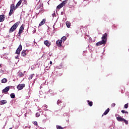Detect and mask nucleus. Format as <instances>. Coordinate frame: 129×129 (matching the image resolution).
<instances>
[{"label": "nucleus", "mask_w": 129, "mask_h": 129, "mask_svg": "<svg viewBox=\"0 0 129 129\" xmlns=\"http://www.w3.org/2000/svg\"><path fill=\"white\" fill-rule=\"evenodd\" d=\"M101 39V41H99L96 43V46L97 47L101 46V45H105V44H106V42H107V33H105L103 35Z\"/></svg>", "instance_id": "f257e3e1"}, {"label": "nucleus", "mask_w": 129, "mask_h": 129, "mask_svg": "<svg viewBox=\"0 0 129 129\" xmlns=\"http://www.w3.org/2000/svg\"><path fill=\"white\" fill-rule=\"evenodd\" d=\"M19 25H20V22H17L15 24H14L13 26H12L9 30L10 34H11V33H13L17 29V28L19 27Z\"/></svg>", "instance_id": "f03ea898"}, {"label": "nucleus", "mask_w": 129, "mask_h": 129, "mask_svg": "<svg viewBox=\"0 0 129 129\" xmlns=\"http://www.w3.org/2000/svg\"><path fill=\"white\" fill-rule=\"evenodd\" d=\"M23 49V47L22 46V44H20L19 47L16 50V54H17L18 55H20L21 54V51H22V49Z\"/></svg>", "instance_id": "7ed1b4c3"}, {"label": "nucleus", "mask_w": 129, "mask_h": 129, "mask_svg": "<svg viewBox=\"0 0 129 129\" xmlns=\"http://www.w3.org/2000/svg\"><path fill=\"white\" fill-rule=\"evenodd\" d=\"M27 53H29V50H23L21 52V56L22 57H25L26 55H27Z\"/></svg>", "instance_id": "20e7f679"}, {"label": "nucleus", "mask_w": 129, "mask_h": 129, "mask_svg": "<svg viewBox=\"0 0 129 129\" xmlns=\"http://www.w3.org/2000/svg\"><path fill=\"white\" fill-rule=\"evenodd\" d=\"M25 86H26L25 84H19L17 86V89H18V90H22V89H23L24 88V87H25Z\"/></svg>", "instance_id": "39448f33"}, {"label": "nucleus", "mask_w": 129, "mask_h": 129, "mask_svg": "<svg viewBox=\"0 0 129 129\" xmlns=\"http://www.w3.org/2000/svg\"><path fill=\"white\" fill-rule=\"evenodd\" d=\"M56 44L58 47H61L62 46V40H58L56 41Z\"/></svg>", "instance_id": "423d86ee"}, {"label": "nucleus", "mask_w": 129, "mask_h": 129, "mask_svg": "<svg viewBox=\"0 0 129 129\" xmlns=\"http://www.w3.org/2000/svg\"><path fill=\"white\" fill-rule=\"evenodd\" d=\"M23 31H24V26L22 25L19 28V31L18 33L19 35H21L23 33Z\"/></svg>", "instance_id": "0eeeda50"}, {"label": "nucleus", "mask_w": 129, "mask_h": 129, "mask_svg": "<svg viewBox=\"0 0 129 129\" xmlns=\"http://www.w3.org/2000/svg\"><path fill=\"white\" fill-rule=\"evenodd\" d=\"M44 45L47 46V47H49L50 46H51V42H49V41H48V40L44 41Z\"/></svg>", "instance_id": "6e6552de"}, {"label": "nucleus", "mask_w": 129, "mask_h": 129, "mask_svg": "<svg viewBox=\"0 0 129 129\" xmlns=\"http://www.w3.org/2000/svg\"><path fill=\"white\" fill-rule=\"evenodd\" d=\"M10 90V87H7L2 91V93H6V92H8Z\"/></svg>", "instance_id": "1a4fd4ad"}, {"label": "nucleus", "mask_w": 129, "mask_h": 129, "mask_svg": "<svg viewBox=\"0 0 129 129\" xmlns=\"http://www.w3.org/2000/svg\"><path fill=\"white\" fill-rule=\"evenodd\" d=\"M22 2L23 1L22 0H20L16 5L15 9H18V8H19V7H20V6H21L22 4Z\"/></svg>", "instance_id": "9d476101"}, {"label": "nucleus", "mask_w": 129, "mask_h": 129, "mask_svg": "<svg viewBox=\"0 0 129 129\" xmlns=\"http://www.w3.org/2000/svg\"><path fill=\"white\" fill-rule=\"evenodd\" d=\"M45 23H46V19H44L41 21L40 23L39 24V27H41V26H43V25H44Z\"/></svg>", "instance_id": "9b49d317"}, {"label": "nucleus", "mask_w": 129, "mask_h": 129, "mask_svg": "<svg viewBox=\"0 0 129 129\" xmlns=\"http://www.w3.org/2000/svg\"><path fill=\"white\" fill-rule=\"evenodd\" d=\"M116 119L118 121H123L124 118L121 117L120 116L116 117Z\"/></svg>", "instance_id": "f8f14e48"}, {"label": "nucleus", "mask_w": 129, "mask_h": 129, "mask_svg": "<svg viewBox=\"0 0 129 129\" xmlns=\"http://www.w3.org/2000/svg\"><path fill=\"white\" fill-rule=\"evenodd\" d=\"M5 18L6 17L4 15H0V22H4Z\"/></svg>", "instance_id": "ddd939ff"}, {"label": "nucleus", "mask_w": 129, "mask_h": 129, "mask_svg": "<svg viewBox=\"0 0 129 129\" xmlns=\"http://www.w3.org/2000/svg\"><path fill=\"white\" fill-rule=\"evenodd\" d=\"M109 108H108L104 112V113L103 114V115H102V116H103V115H106V114H107V113H108L109 112Z\"/></svg>", "instance_id": "4468645a"}, {"label": "nucleus", "mask_w": 129, "mask_h": 129, "mask_svg": "<svg viewBox=\"0 0 129 129\" xmlns=\"http://www.w3.org/2000/svg\"><path fill=\"white\" fill-rule=\"evenodd\" d=\"M7 102L8 101L6 100H1L0 101V104L1 105H3L4 104H6Z\"/></svg>", "instance_id": "2eb2a0df"}, {"label": "nucleus", "mask_w": 129, "mask_h": 129, "mask_svg": "<svg viewBox=\"0 0 129 129\" xmlns=\"http://www.w3.org/2000/svg\"><path fill=\"white\" fill-rule=\"evenodd\" d=\"M63 7H64L63 5V4L61 3L58 6H57L56 8L58 9V10H60V9L63 8Z\"/></svg>", "instance_id": "dca6fc26"}, {"label": "nucleus", "mask_w": 129, "mask_h": 129, "mask_svg": "<svg viewBox=\"0 0 129 129\" xmlns=\"http://www.w3.org/2000/svg\"><path fill=\"white\" fill-rule=\"evenodd\" d=\"M1 82L2 83H7V82H8V79L6 78H4L1 80Z\"/></svg>", "instance_id": "f3484780"}, {"label": "nucleus", "mask_w": 129, "mask_h": 129, "mask_svg": "<svg viewBox=\"0 0 129 129\" xmlns=\"http://www.w3.org/2000/svg\"><path fill=\"white\" fill-rule=\"evenodd\" d=\"M13 14H14V10L10 9V11L9 12V16H10V17H11V16H12L13 15Z\"/></svg>", "instance_id": "a211bd4d"}, {"label": "nucleus", "mask_w": 129, "mask_h": 129, "mask_svg": "<svg viewBox=\"0 0 129 129\" xmlns=\"http://www.w3.org/2000/svg\"><path fill=\"white\" fill-rule=\"evenodd\" d=\"M66 24L68 28H70V26H71V23L69 22V21H67L66 22Z\"/></svg>", "instance_id": "6ab92c4d"}, {"label": "nucleus", "mask_w": 129, "mask_h": 129, "mask_svg": "<svg viewBox=\"0 0 129 129\" xmlns=\"http://www.w3.org/2000/svg\"><path fill=\"white\" fill-rule=\"evenodd\" d=\"M25 75V74L22 73V72H20L19 73H18V76H19V77H24Z\"/></svg>", "instance_id": "aec40b11"}, {"label": "nucleus", "mask_w": 129, "mask_h": 129, "mask_svg": "<svg viewBox=\"0 0 129 129\" xmlns=\"http://www.w3.org/2000/svg\"><path fill=\"white\" fill-rule=\"evenodd\" d=\"M88 103L89 106H92V105H93V102L92 101H89V100H88Z\"/></svg>", "instance_id": "412c9836"}, {"label": "nucleus", "mask_w": 129, "mask_h": 129, "mask_svg": "<svg viewBox=\"0 0 129 129\" xmlns=\"http://www.w3.org/2000/svg\"><path fill=\"white\" fill-rule=\"evenodd\" d=\"M33 76H35V74H33L30 75L29 76V78H28L29 80H30L31 79H32Z\"/></svg>", "instance_id": "4be33fe9"}, {"label": "nucleus", "mask_w": 129, "mask_h": 129, "mask_svg": "<svg viewBox=\"0 0 129 129\" xmlns=\"http://www.w3.org/2000/svg\"><path fill=\"white\" fill-rule=\"evenodd\" d=\"M11 10H13L14 11H15V4L11 5Z\"/></svg>", "instance_id": "5701e85b"}, {"label": "nucleus", "mask_w": 129, "mask_h": 129, "mask_svg": "<svg viewBox=\"0 0 129 129\" xmlns=\"http://www.w3.org/2000/svg\"><path fill=\"white\" fill-rule=\"evenodd\" d=\"M41 8H43V5L42 4H40L38 6H37L36 9L37 10H39V9H41Z\"/></svg>", "instance_id": "b1692460"}, {"label": "nucleus", "mask_w": 129, "mask_h": 129, "mask_svg": "<svg viewBox=\"0 0 129 129\" xmlns=\"http://www.w3.org/2000/svg\"><path fill=\"white\" fill-rule=\"evenodd\" d=\"M10 96L11 98H15V97H16V95H15V93H11L10 94Z\"/></svg>", "instance_id": "393cba45"}, {"label": "nucleus", "mask_w": 129, "mask_h": 129, "mask_svg": "<svg viewBox=\"0 0 129 129\" xmlns=\"http://www.w3.org/2000/svg\"><path fill=\"white\" fill-rule=\"evenodd\" d=\"M67 39V38L66 37V36H63L62 38H61V41H63V42L64 41H66V39Z\"/></svg>", "instance_id": "a878e982"}, {"label": "nucleus", "mask_w": 129, "mask_h": 129, "mask_svg": "<svg viewBox=\"0 0 129 129\" xmlns=\"http://www.w3.org/2000/svg\"><path fill=\"white\" fill-rule=\"evenodd\" d=\"M124 108H128V103H127V104H125L124 105Z\"/></svg>", "instance_id": "bb28decb"}, {"label": "nucleus", "mask_w": 129, "mask_h": 129, "mask_svg": "<svg viewBox=\"0 0 129 129\" xmlns=\"http://www.w3.org/2000/svg\"><path fill=\"white\" fill-rule=\"evenodd\" d=\"M121 112H122V113H127V114L128 113V112L125 111V110H122Z\"/></svg>", "instance_id": "cd10ccee"}, {"label": "nucleus", "mask_w": 129, "mask_h": 129, "mask_svg": "<svg viewBox=\"0 0 129 129\" xmlns=\"http://www.w3.org/2000/svg\"><path fill=\"white\" fill-rule=\"evenodd\" d=\"M33 124H34V125H36V126L38 125V122L34 121L33 122Z\"/></svg>", "instance_id": "c85d7f7f"}, {"label": "nucleus", "mask_w": 129, "mask_h": 129, "mask_svg": "<svg viewBox=\"0 0 129 129\" xmlns=\"http://www.w3.org/2000/svg\"><path fill=\"white\" fill-rule=\"evenodd\" d=\"M123 121H124V122H125V124H128V121H127V120H125V119H124V120H123Z\"/></svg>", "instance_id": "c756f323"}, {"label": "nucleus", "mask_w": 129, "mask_h": 129, "mask_svg": "<svg viewBox=\"0 0 129 129\" xmlns=\"http://www.w3.org/2000/svg\"><path fill=\"white\" fill-rule=\"evenodd\" d=\"M61 4H62V5L64 6H65L66 4H67V1H63V2L61 3Z\"/></svg>", "instance_id": "7c9ffc66"}, {"label": "nucleus", "mask_w": 129, "mask_h": 129, "mask_svg": "<svg viewBox=\"0 0 129 129\" xmlns=\"http://www.w3.org/2000/svg\"><path fill=\"white\" fill-rule=\"evenodd\" d=\"M36 117H39V116H40V113H39V112L36 113Z\"/></svg>", "instance_id": "2f4dec72"}, {"label": "nucleus", "mask_w": 129, "mask_h": 129, "mask_svg": "<svg viewBox=\"0 0 129 129\" xmlns=\"http://www.w3.org/2000/svg\"><path fill=\"white\" fill-rule=\"evenodd\" d=\"M115 28H116V26H115V25H113L112 29H115Z\"/></svg>", "instance_id": "473e14b6"}, {"label": "nucleus", "mask_w": 129, "mask_h": 129, "mask_svg": "<svg viewBox=\"0 0 129 129\" xmlns=\"http://www.w3.org/2000/svg\"><path fill=\"white\" fill-rule=\"evenodd\" d=\"M111 106H112V107H114V106H115V103H112L111 104Z\"/></svg>", "instance_id": "72a5a7b5"}, {"label": "nucleus", "mask_w": 129, "mask_h": 129, "mask_svg": "<svg viewBox=\"0 0 129 129\" xmlns=\"http://www.w3.org/2000/svg\"><path fill=\"white\" fill-rule=\"evenodd\" d=\"M1 73H4V71L3 70H0Z\"/></svg>", "instance_id": "f704fd0d"}, {"label": "nucleus", "mask_w": 129, "mask_h": 129, "mask_svg": "<svg viewBox=\"0 0 129 129\" xmlns=\"http://www.w3.org/2000/svg\"><path fill=\"white\" fill-rule=\"evenodd\" d=\"M44 107H45V108H47V107H48V106L47 105H44Z\"/></svg>", "instance_id": "c9c22d12"}, {"label": "nucleus", "mask_w": 129, "mask_h": 129, "mask_svg": "<svg viewBox=\"0 0 129 129\" xmlns=\"http://www.w3.org/2000/svg\"><path fill=\"white\" fill-rule=\"evenodd\" d=\"M60 102H61V101H59V100L57 101V103L58 104L60 103Z\"/></svg>", "instance_id": "e433bc0d"}, {"label": "nucleus", "mask_w": 129, "mask_h": 129, "mask_svg": "<svg viewBox=\"0 0 129 129\" xmlns=\"http://www.w3.org/2000/svg\"><path fill=\"white\" fill-rule=\"evenodd\" d=\"M52 17H54V16H55V13L52 14Z\"/></svg>", "instance_id": "4c0bfd02"}, {"label": "nucleus", "mask_w": 129, "mask_h": 129, "mask_svg": "<svg viewBox=\"0 0 129 129\" xmlns=\"http://www.w3.org/2000/svg\"><path fill=\"white\" fill-rule=\"evenodd\" d=\"M50 65H52V61H50Z\"/></svg>", "instance_id": "58836bf2"}, {"label": "nucleus", "mask_w": 129, "mask_h": 129, "mask_svg": "<svg viewBox=\"0 0 129 129\" xmlns=\"http://www.w3.org/2000/svg\"><path fill=\"white\" fill-rule=\"evenodd\" d=\"M18 57H19V56H16V57H15L16 59H18Z\"/></svg>", "instance_id": "ea45409f"}, {"label": "nucleus", "mask_w": 129, "mask_h": 129, "mask_svg": "<svg viewBox=\"0 0 129 129\" xmlns=\"http://www.w3.org/2000/svg\"><path fill=\"white\" fill-rule=\"evenodd\" d=\"M9 129H13V128H12V127H10Z\"/></svg>", "instance_id": "a19ab883"}, {"label": "nucleus", "mask_w": 129, "mask_h": 129, "mask_svg": "<svg viewBox=\"0 0 129 129\" xmlns=\"http://www.w3.org/2000/svg\"><path fill=\"white\" fill-rule=\"evenodd\" d=\"M1 115H2V114H0V116H1Z\"/></svg>", "instance_id": "79ce46f5"}, {"label": "nucleus", "mask_w": 129, "mask_h": 129, "mask_svg": "<svg viewBox=\"0 0 129 129\" xmlns=\"http://www.w3.org/2000/svg\"><path fill=\"white\" fill-rule=\"evenodd\" d=\"M36 1H37L38 0H36Z\"/></svg>", "instance_id": "37998d69"}, {"label": "nucleus", "mask_w": 129, "mask_h": 129, "mask_svg": "<svg viewBox=\"0 0 129 129\" xmlns=\"http://www.w3.org/2000/svg\"><path fill=\"white\" fill-rule=\"evenodd\" d=\"M84 1H86V0H84Z\"/></svg>", "instance_id": "c03bdc74"}]
</instances>
